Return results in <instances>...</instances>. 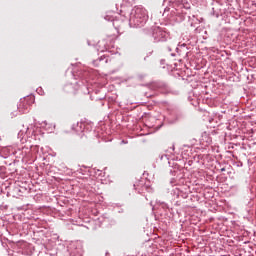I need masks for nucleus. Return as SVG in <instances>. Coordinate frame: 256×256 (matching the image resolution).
Wrapping results in <instances>:
<instances>
[{
	"label": "nucleus",
	"mask_w": 256,
	"mask_h": 256,
	"mask_svg": "<svg viewBox=\"0 0 256 256\" xmlns=\"http://www.w3.org/2000/svg\"><path fill=\"white\" fill-rule=\"evenodd\" d=\"M18 139H20V142L25 143L27 141V139H25V132L20 130L18 132Z\"/></svg>",
	"instance_id": "obj_9"
},
{
	"label": "nucleus",
	"mask_w": 256,
	"mask_h": 256,
	"mask_svg": "<svg viewBox=\"0 0 256 256\" xmlns=\"http://www.w3.org/2000/svg\"><path fill=\"white\" fill-rule=\"evenodd\" d=\"M134 189L138 191V193H145V191L148 193H153V188L145 184V181L143 180H139L136 184H134Z\"/></svg>",
	"instance_id": "obj_4"
},
{
	"label": "nucleus",
	"mask_w": 256,
	"mask_h": 256,
	"mask_svg": "<svg viewBox=\"0 0 256 256\" xmlns=\"http://www.w3.org/2000/svg\"><path fill=\"white\" fill-rule=\"evenodd\" d=\"M167 49H168V51H171V47H168Z\"/></svg>",
	"instance_id": "obj_13"
},
{
	"label": "nucleus",
	"mask_w": 256,
	"mask_h": 256,
	"mask_svg": "<svg viewBox=\"0 0 256 256\" xmlns=\"http://www.w3.org/2000/svg\"><path fill=\"white\" fill-rule=\"evenodd\" d=\"M105 19L107 21H112L113 22V27L115 29H117V31H119L121 29V25H123V21H119V19H114V18H111L109 16H106Z\"/></svg>",
	"instance_id": "obj_6"
},
{
	"label": "nucleus",
	"mask_w": 256,
	"mask_h": 256,
	"mask_svg": "<svg viewBox=\"0 0 256 256\" xmlns=\"http://www.w3.org/2000/svg\"><path fill=\"white\" fill-rule=\"evenodd\" d=\"M212 15L214 16V17H219V13H215V8H213V12H212Z\"/></svg>",
	"instance_id": "obj_11"
},
{
	"label": "nucleus",
	"mask_w": 256,
	"mask_h": 256,
	"mask_svg": "<svg viewBox=\"0 0 256 256\" xmlns=\"http://www.w3.org/2000/svg\"><path fill=\"white\" fill-rule=\"evenodd\" d=\"M33 103H35V97L33 96H28L26 98L21 99L18 104V111L20 113H28L29 108L32 106Z\"/></svg>",
	"instance_id": "obj_3"
},
{
	"label": "nucleus",
	"mask_w": 256,
	"mask_h": 256,
	"mask_svg": "<svg viewBox=\"0 0 256 256\" xmlns=\"http://www.w3.org/2000/svg\"><path fill=\"white\" fill-rule=\"evenodd\" d=\"M147 10L141 7L134 8L130 13V27H143L147 23Z\"/></svg>",
	"instance_id": "obj_1"
},
{
	"label": "nucleus",
	"mask_w": 256,
	"mask_h": 256,
	"mask_svg": "<svg viewBox=\"0 0 256 256\" xmlns=\"http://www.w3.org/2000/svg\"><path fill=\"white\" fill-rule=\"evenodd\" d=\"M174 181H175V180L173 179L170 183L173 185Z\"/></svg>",
	"instance_id": "obj_12"
},
{
	"label": "nucleus",
	"mask_w": 256,
	"mask_h": 256,
	"mask_svg": "<svg viewBox=\"0 0 256 256\" xmlns=\"http://www.w3.org/2000/svg\"><path fill=\"white\" fill-rule=\"evenodd\" d=\"M221 171H222V172L225 171V168H221Z\"/></svg>",
	"instance_id": "obj_14"
},
{
	"label": "nucleus",
	"mask_w": 256,
	"mask_h": 256,
	"mask_svg": "<svg viewBox=\"0 0 256 256\" xmlns=\"http://www.w3.org/2000/svg\"><path fill=\"white\" fill-rule=\"evenodd\" d=\"M142 33L144 35H149L150 37H152L154 43H161L169 39V33H167V30L159 26H153L152 28H144L142 29Z\"/></svg>",
	"instance_id": "obj_2"
},
{
	"label": "nucleus",
	"mask_w": 256,
	"mask_h": 256,
	"mask_svg": "<svg viewBox=\"0 0 256 256\" xmlns=\"http://www.w3.org/2000/svg\"><path fill=\"white\" fill-rule=\"evenodd\" d=\"M70 256H83V249L76 248L75 250L70 252Z\"/></svg>",
	"instance_id": "obj_8"
},
{
	"label": "nucleus",
	"mask_w": 256,
	"mask_h": 256,
	"mask_svg": "<svg viewBox=\"0 0 256 256\" xmlns=\"http://www.w3.org/2000/svg\"><path fill=\"white\" fill-rule=\"evenodd\" d=\"M65 93H72V95H75L77 93V89H75V86L73 84H68L64 86Z\"/></svg>",
	"instance_id": "obj_7"
},
{
	"label": "nucleus",
	"mask_w": 256,
	"mask_h": 256,
	"mask_svg": "<svg viewBox=\"0 0 256 256\" xmlns=\"http://www.w3.org/2000/svg\"><path fill=\"white\" fill-rule=\"evenodd\" d=\"M183 112H177V119H183Z\"/></svg>",
	"instance_id": "obj_10"
},
{
	"label": "nucleus",
	"mask_w": 256,
	"mask_h": 256,
	"mask_svg": "<svg viewBox=\"0 0 256 256\" xmlns=\"http://www.w3.org/2000/svg\"><path fill=\"white\" fill-rule=\"evenodd\" d=\"M212 141H213V139L207 132L202 133V136L200 139L201 145H203L204 147H207V146L211 145Z\"/></svg>",
	"instance_id": "obj_5"
}]
</instances>
